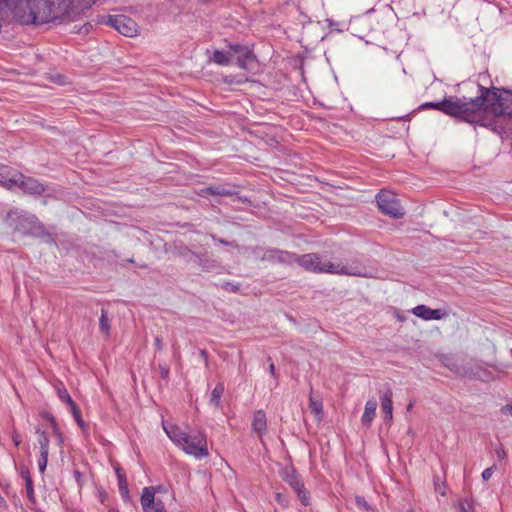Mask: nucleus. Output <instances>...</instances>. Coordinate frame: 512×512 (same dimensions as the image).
Masks as SVG:
<instances>
[{
	"label": "nucleus",
	"instance_id": "f257e3e1",
	"mask_svg": "<svg viewBox=\"0 0 512 512\" xmlns=\"http://www.w3.org/2000/svg\"><path fill=\"white\" fill-rule=\"evenodd\" d=\"M479 95L475 98H462L463 121L470 124H479L481 126H491L494 123L489 116L500 117V109H503L501 103L504 99L502 88H486L478 84Z\"/></svg>",
	"mask_w": 512,
	"mask_h": 512
},
{
	"label": "nucleus",
	"instance_id": "f03ea898",
	"mask_svg": "<svg viewBox=\"0 0 512 512\" xmlns=\"http://www.w3.org/2000/svg\"><path fill=\"white\" fill-rule=\"evenodd\" d=\"M305 270L313 273H330L338 275H349L367 277V269L360 260H353L351 264L332 263L330 261L321 262V258L316 253L298 255L296 262Z\"/></svg>",
	"mask_w": 512,
	"mask_h": 512
},
{
	"label": "nucleus",
	"instance_id": "7ed1b4c3",
	"mask_svg": "<svg viewBox=\"0 0 512 512\" xmlns=\"http://www.w3.org/2000/svg\"><path fill=\"white\" fill-rule=\"evenodd\" d=\"M4 221L14 233L31 236L39 219L28 211L12 208L7 212Z\"/></svg>",
	"mask_w": 512,
	"mask_h": 512
},
{
	"label": "nucleus",
	"instance_id": "20e7f679",
	"mask_svg": "<svg viewBox=\"0 0 512 512\" xmlns=\"http://www.w3.org/2000/svg\"><path fill=\"white\" fill-rule=\"evenodd\" d=\"M226 47L229 51L230 57L233 60L235 58L236 65L246 71L252 69V66L257 63L256 55L253 50L239 42H230L225 40Z\"/></svg>",
	"mask_w": 512,
	"mask_h": 512
},
{
	"label": "nucleus",
	"instance_id": "39448f33",
	"mask_svg": "<svg viewBox=\"0 0 512 512\" xmlns=\"http://www.w3.org/2000/svg\"><path fill=\"white\" fill-rule=\"evenodd\" d=\"M421 109H435L442 113L463 121L462 98L456 96L445 97L442 101L425 102Z\"/></svg>",
	"mask_w": 512,
	"mask_h": 512
},
{
	"label": "nucleus",
	"instance_id": "423d86ee",
	"mask_svg": "<svg viewBox=\"0 0 512 512\" xmlns=\"http://www.w3.org/2000/svg\"><path fill=\"white\" fill-rule=\"evenodd\" d=\"M98 22L113 27L126 37H133L138 32L137 23L125 15H104L99 17Z\"/></svg>",
	"mask_w": 512,
	"mask_h": 512
},
{
	"label": "nucleus",
	"instance_id": "0eeeda50",
	"mask_svg": "<svg viewBox=\"0 0 512 512\" xmlns=\"http://www.w3.org/2000/svg\"><path fill=\"white\" fill-rule=\"evenodd\" d=\"M379 210L393 219H400L404 216L400 201L393 195L386 192H379L376 196Z\"/></svg>",
	"mask_w": 512,
	"mask_h": 512
},
{
	"label": "nucleus",
	"instance_id": "6e6552de",
	"mask_svg": "<svg viewBox=\"0 0 512 512\" xmlns=\"http://www.w3.org/2000/svg\"><path fill=\"white\" fill-rule=\"evenodd\" d=\"M16 175V186H18L24 193L34 196H40L46 191V186L39 180L30 176H26L21 172H16Z\"/></svg>",
	"mask_w": 512,
	"mask_h": 512
},
{
	"label": "nucleus",
	"instance_id": "1a4fd4ad",
	"mask_svg": "<svg viewBox=\"0 0 512 512\" xmlns=\"http://www.w3.org/2000/svg\"><path fill=\"white\" fill-rule=\"evenodd\" d=\"M411 312L425 320V321H429V320H441L445 317L448 316V313L443 310V309H432L424 304H420V305H417L416 307H414Z\"/></svg>",
	"mask_w": 512,
	"mask_h": 512
},
{
	"label": "nucleus",
	"instance_id": "9d476101",
	"mask_svg": "<svg viewBox=\"0 0 512 512\" xmlns=\"http://www.w3.org/2000/svg\"><path fill=\"white\" fill-rule=\"evenodd\" d=\"M236 186L232 184L211 185L200 189L201 197L207 196H234L237 195Z\"/></svg>",
	"mask_w": 512,
	"mask_h": 512
},
{
	"label": "nucleus",
	"instance_id": "9b49d317",
	"mask_svg": "<svg viewBox=\"0 0 512 512\" xmlns=\"http://www.w3.org/2000/svg\"><path fill=\"white\" fill-rule=\"evenodd\" d=\"M163 429L171 441L176 445H184L186 439L187 428L183 429L176 424L167 423L162 421Z\"/></svg>",
	"mask_w": 512,
	"mask_h": 512
},
{
	"label": "nucleus",
	"instance_id": "f8f14e48",
	"mask_svg": "<svg viewBox=\"0 0 512 512\" xmlns=\"http://www.w3.org/2000/svg\"><path fill=\"white\" fill-rule=\"evenodd\" d=\"M186 440L182 448H207V439L203 432L196 429H189L186 433Z\"/></svg>",
	"mask_w": 512,
	"mask_h": 512
},
{
	"label": "nucleus",
	"instance_id": "ddd939ff",
	"mask_svg": "<svg viewBox=\"0 0 512 512\" xmlns=\"http://www.w3.org/2000/svg\"><path fill=\"white\" fill-rule=\"evenodd\" d=\"M17 171L11 167L0 163V185L7 189H12L17 184Z\"/></svg>",
	"mask_w": 512,
	"mask_h": 512
},
{
	"label": "nucleus",
	"instance_id": "4468645a",
	"mask_svg": "<svg viewBox=\"0 0 512 512\" xmlns=\"http://www.w3.org/2000/svg\"><path fill=\"white\" fill-rule=\"evenodd\" d=\"M41 416L43 419H45L50 424L49 429L52 431V436L54 438V445H56V446L62 445L63 437L59 431V428L57 426L54 416L50 412H47V411L42 412Z\"/></svg>",
	"mask_w": 512,
	"mask_h": 512
},
{
	"label": "nucleus",
	"instance_id": "2eb2a0df",
	"mask_svg": "<svg viewBox=\"0 0 512 512\" xmlns=\"http://www.w3.org/2000/svg\"><path fill=\"white\" fill-rule=\"evenodd\" d=\"M393 393L390 388H387L381 396V408L384 413L385 420H392L393 407H392Z\"/></svg>",
	"mask_w": 512,
	"mask_h": 512
},
{
	"label": "nucleus",
	"instance_id": "dca6fc26",
	"mask_svg": "<svg viewBox=\"0 0 512 512\" xmlns=\"http://www.w3.org/2000/svg\"><path fill=\"white\" fill-rule=\"evenodd\" d=\"M283 479L285 482H287L291 488L296 491L300 490V488H303V481L296 473L295 469L293 467L286 468L283 472Z\"/></svg>",
	"mask_w": 512,
	"mask_h": 512
},
{
	"label": "nucleus",
	"instance_id": "f3484780",
	"mask_svg": "<svg viewBox=\"0 0 512 512\" xmlns=\"http://www.w3.org/2000/svg\"><path fill=\"white\" fill-rule=\"evenodd\" d=\"M194 262L204 271H210L218 267V262L209 257L208 253H196Z\"/></svg>",
	"mask_w": 512,
	"mask_h": 512
},
{
	"label": "nucleus",
	"instance_id": "a211bd4d",
	"mask_svg": "<svg viewBox=\"0 0 512 512\" xmlns=\"http://www.w3.org/2000/svg\"><path fill=\"white\" fill-rule=\"evenodd\" d=\"M31 236L40 238L47 244H56L55 237L50 233L45 225L39 220Z\"/></svg>",
	"mask_w": 512,
	"mask_h": 512
},
{
	"label": "nucleus",
	"instance_id": "6ab92c4d",
	"mask_svg": "<svg viewBox=\"0 0 512 512\" xmlns=\"http://www.w3.org/2000/svg\"><path fill=\"white\" fill-rule=\"evenodd\" d=\"M228 49L227 50H215L209 57V61L220 66H228L232 63Z\"/></svg>",
	"mask_w": 512,
	"mask_h": 512
},
{
	"label": "nucleus",
	"instance_id": "aec40b11",
	"mask_svg": "<svg viewBox=\"0 0 512 512\" xmlns=\"http://www.w3.org/2000/svg\"><path fill=\"white\" fill-rule=\"evenodd\" d=\"M115 472L117 475L119 492H120L122 498L124 499V501L128 502V501H130V495H129V488H128L126 476L123 473L122 469L119 467H116Z\"/></svg>",
	"mask_w": 512,
	"mask_h": 512
},
{
	"label": "nucleus",
	"instance_id": "412c9836",
	"mask_svg": "<svg viewBox=\"0 0 512 512\" xmlns=\"http://www.w3.org/2000/svg\"><path fill=\"white\" fill-rule=\"evenodd\" d=\"M267 420L266 414L263 410H257L254 412L253 421H252V429L255 432L262 433L266 430Z\"/></svg>",
	"mask_w": 512,
	"mask_h": 512
},
{
	"label": "nucleus",
	"instance_id": "4be33fe9",
	"mask_svg": "<svg viewBox=\"0 0 512 512\" xmlns=\"http://www.w3.org/2000/svg\"><path fill=\"white\" fill-rule=\"evenodd\" d=\"M277 264L291 266L297 262L298 255L296 253L277 248Z\"/></svg>",
	"mask_w": 512,
	"mask_h": 512
},
{
	"label": "nucleus",
	"instance_id": "5701e85b",
	"mask_svg": "<svg viewBox=\"0 0 512 512\" xmlns=\"http://www.w3.org/2000/svg\"><path fill=\"white\" fill-rule=\"evenodd\" d=\"M141 505L144 512H149V507L153 506L155 500L154 487H145L141 495Z\"/></svg>",
	"mask_w": 512,
	"mask_h": 512
},
{
	"label": "nucleus",
	"instance_id": "b1692460",
	"mask_svg": "<svg viewBox=\"0 0 512 512\" xmlns=\"http://www.w3.org/2000/svg\"><path fill=\"white\" fill-rule=\"evenodd\" d=\"M443 366L457 375L462 374L464 367L458 363V360L452 355H443L440 359Z\"/></svg>",
	"mask_w": 512,
	"mask_h": 512
},
{
	"label": "nucleus",
	"instance_id": "393cba45",
	"mask_svg": "<svg viewBox=\"0 0 512 512\" xmlns=\"http://www.w3.org/2000/svg\"><path fill=\"white\" fill-rule=\"evenodd\" d=\"M377 402L375 400H368L365 404L364 413L362 415V424L370 425L376 415Z\"/></svg>",
	"mask_w": 512,
	"mask_h": 512
},
{
	"label": "nucleus",
	"instance_id": "a878e982",
	"mask_svg": "<svg viewBox=\"0 0 512 512\" xmlns=\"http://www.w3.org/2000/svg\"><path fill=\"white\" fill-rule=\"evenodd\" d=\"M504 99H502L501 106H503V109L499 110V113L502 114V116H512V90H508L505 88H502Z\"/></svg>",
	"mask_w": 512,
	"mask_h": 512
},
{
	"label": "nucleus",
	"instance_id": "bb28decb",
	"mask_svg": "<svg viewBox=\"0 0 512 512\" xmlns=\"http://www.w3.org/2000/svg\"><path fill=\"white\" fill-rule=\"evenodd\" d=\"M54 388H55V391H56V394L57 396L63 401L65 402L69 407L73 406L74 404H76L74 402V400L72 399V397L70 396V394L68 393L65 385L61 382V381H58L54 384Z\"/></svg>",
	"mask_w": 512,
	"mask_h": 512
},
{
	"label": "nucleus",
	"instance_id": "cd10ccee",
	"mask_svg": "<svg viewBox=\"0 0 512 512\" xmlns=\"http://www.w3.org/2000/svg\"><path fill=\"white\" fill-rule=\"evenodd\" d=\"M224 391V384L222 382H218L211 392L210 403L213 404L216 408H219L221 405V397Z\"/></svg>",
	"mask_w": 512,
	"mask_h": 512
},
{
	"label": "nucleus",
	"instance_id": "c85d7f7f",
	"mask_svg": "<svg viewBox=\"0 0 512 512\" xmlns=\"http://www.w3.org/2000/svg\"><path fill=\"white\" fill-rule=\"evenodd\" d=\"M172 253L176 257H183V258L194 257V255H196V252L192 251L188 246H186L185 244H182V243L175 245ZM191 260H192L191 258L188 259V261H191Z\"/></svg>",
	"mask_w": 512,
	"mask_h": 512
},
{
	"label": "nucleus",
	"instance_id": "c756f323",
	"mask_svg": "<svg viewBox=\"0 0 512 512\" xmlns=\"http://www.w3.org/2000/svg\"><path fill=\"white\" fill-rule=\"evenodd\" d=\"M99 329L100 332L105 334L106 336L110 335V320L107 315V311L102 308L101 309V316L99 319Z\"/></svg>",
	"mask_w": 512,
	"mask_h": 512
},
{
	"label": "nucleus",
	"instance_id": "7c9ffc66",
	"mask_svg": "<svg viewBox=\"0 0 512 512\" xmlns=\"http://www.w3.org/2000/svg\"><path fill=\"white\" fill-rule=\"evenodd\" d=\"M36 434H37L38 442L40 444V448H48L49 443H50V439H49L50 437L54 440L51 430H50V432H48V431L41 430L40 428H37Z\"/></svg>",
	"mask_w": 512,
	"mask_h": 512
},
{
	"label": "nucleus",
	"instance_id": "2f4dec72",
	"mask_svg": "<svg viewBox=\"0 0 512 512\" xmlns=\"http://www.w3.org/2000/svg\"><path fill=\"white\" fill-rule=\"evenodd\" d=\"M463 377H466L470 380L472 379H478V380H486L484 376H488V373L486 371L477 370L474 371L472 368L465 369L462 371V374H460Z\"/></svg>",
	"mask_w": 512,
	"mask_h": 512
},
{
	"label": "nucleus",
	"instance_id": "473e14b6",
	"mask_svg": "<svg viewBox=\"0 0 512 512\" xmlns=\"http://www.w3.org/2000/svg\"><path fill=\"white\" fill-rule=\"evenodd\" d=\"M267 250V247L264 246H250L246 248V251L249 252L256 260L263 262L264 255Z\"/></svg>",
	"mask_w": 512,
	"mask_h": 512
},
{
	"label": "nucleus",
	"instance_id": "72a5a7b5",
	"mask_svg": "<svg viewBox=\"0 0 512 512\" xmlns=\"http://www.w3.org/2000/svg\"><path fill=\"white\" fill-rule=\"evenodd\" d=\"M309 407L311 412L314 413L319 419L323 416V406L321 401L313 399L312 396L309 398Z\"/></svg>",
	"mask_w": 512,
	"mask_h": 512
},
{
	"label": "nucleus",
	"instance_id": "f704fd0d",
	"mask_svg": "<svg viewBox=\"0 0 512 512\" xmlns=\"http://www.w3.org/2000/svg\"><path fill=\"white\" fill-rule=\"evenodd\" d=\"M277 248H272V247H267V250L265 252L264 255V261L263 262H268L270 264H277Z\"/></svg>",
	"mask_w": 512,
	"mask_h": 512
},
{
	"label": "nucleus",
	"instance_id": "c9c22d12",
	"mask_svg": "<svg viewBox=\"0 0 512 512\" xmlns=\"http://www.w3.org/2000/svg\"><path fill=\"white\" fill-rule=\"evenodd\" d=\"M25 488H26L27 497L30 500H33V498H34L33 482H32V479H31V477L29 475L28 470H26Z\"/></svg>",
	"mask_w": 512,
	"mask_h": 512
},
{
	"label": "nucleus",
	"instance_id": "e433bc0d",
	"mask_svg": "<svg viewBox=\"0 0 512 512\" xmlns=\"http://www.w3.org/2000/svg\"><path fill=\"white\" fill-rule=\"evenodd\" d=\"M295 493L303 505L308 506L310 504L309 493L304 486L300 490H296Z\"/></svg>",
	"mask_w": 512,
	"mask_h": 512
},
{
	"label": "nucleus",
	"instance_id": "4c0bfd02",
	"mask_svg": "<svg viewBox=\"0 0 512 512\" xmlns=\"http://www.w3.org/2000/svg\"><path fill=\"white\" fill-rule=\"evenodd\" d=\"M71 412H72V415L75 419V421L77 422V424L80 426V427H83L84 425V421L82 419V416H81V411L80 409L78 408V406L76 404H74L73 406L69 407Z\"/></svg>",
	"mask_w": 512,
	"mask_h": 512
},
{
	"label": "nucleus",
	"instance_id": "58836bf2",
	"mask_svg": "<svg viewBox=\"0 0 512 512\" xmlns=\"http://www.w3.org/2000/svg\"><path fill=\"white\" fill-rule=\"evenodd\" d=\"M48 462V450H41V456L38 460V467L40 472H44Z\"/></svg>",
	"mask_w": 512,
	"mask_h": 512
},
{
	"label": "nucleus",
	"instance_id": "ea45409f",
	"mask_svg": "<svg viewBox=\"0 0 512 512\" xmlns=\"http://www.w3.org/2000/svg\"><path fill=\"white\" fill-rule=\"evenodd\" d=\"M187 454L195 457L197 460L206 458L209 455V450H184Z\"/></svg>",
	"mask_w": 512,
	"mask_h": 512
},
{
	"label": "nucleus",
	"instance_id": "a19ab883",
	"mask_svg": "<svg viewBox=\"0 0 512 512\" xmlns=\"http://www.w3.org/2000/svg\"><path fill=\"white\" fill-rule=\"evenodd\" d=\"M434 489L436 492L440 493L442 496L446 495L445 484H444V482L440 481V477L437 475L434 476Z\"/></svg>",
	"mask_w": 512,
	"mask_h": 512
},
{
	"label": "nucleus",
	"instance_id": "79ce46f5",
	"mask_svg": "<svg viewBox=\"0 0 512 512\" xmlns=\"http://www.w3.org/2000/svg\"><path fill=\"white\" fill-rule=\"evenodd\" d=\"M498 117H494V116H489V119H493L494 120V123L491 125V126H487L488 128H491V130L493 132H495L496 134L502 136L503 133H505V128L502 126V125H498L497 122H496V119Z\"/></svg>",
	"mask_w": 512,
	"mask_h": 512
},
{
	"label": "nucleus",
	"instance_id": "37998d69",
	"mask_svg": "<svg viewBox=\"0 0 512 512\" xmlns=\"http://www.w3.org/2000/svg\"><path fill=\"white\" fill-rule=\"evenodd\" d=\"M158 369L163 380L169 379L170 368L166 363H159Z\"/></svg>",
	"mask_w": 512,
	"mask_h": 512
},
{
	"label": "nucleus",
	"instance_id": "c03bdc74",
	"mask_svg": "<svg viewBox=\"0 0 512 512\" xmlns=\"http://www.w3.org/2000/svg\"><path fill=\"white\" fill-rule=\"evenodd\" d=\"M355 502H356L357 506L359 508L363 509V510L369 511L371 509V507L368 504V502L362 496H356L355 497Z\"/></svg>",
	"mask_w": 512,
	"mask_h": 512
},
{
	"label": "nucleus",
	"instance_id": "a18cd8bd",
	"mask_svg": "<svg viewBox=\"0 0 512 512\" xmlns=\"http://www.w3.org/2000/svg\"><path fill=\"white\" fill-rule=\"evenodd\" d=\"M149 512H166L164 503L161 500H156L153 506L149 507Z\"/></svg>",
	"mask_w": 512,
	"mask_h": 512
},
{
	"label": "nucleus",
	"instance_id": "49530a36",
	"mask_svg": "<svg viewBox=\"0 0 512 512\" xmlns=\"http://www.w3.org/2000/svg\"><path fill=\"white\" fill-rule=\"evenodd\" d=\"M240 287H241V284L240 283H232V282H225L223 284V288L226 290V291H229V292H238L240 290Z\"/></svg>",
	"mask_w": 512,
	"mask_h": 512
},
{
	"label": "nucleus",
	"instance_id": "de8ad7c7",
	"mask_svg": "<svg viewBox=\"0 0 512 512\" xmlns=\"http://www.w3.org/2000/svg\"><path fill=\"white\" fill-rule=\"evenodd\" d=\"M224 82L227 83V84H242L245 82L244 79H236V77L234 75H227L225 76L224 78Z\"/></svg>",
	"mask_w": 512,
	"mask_h": 512
},
{
	"label": "nucleus",
	"instance_id": "09e8293b",
	"mask_svg": "<svg viewBox=\"0 0 512 512\" xmlns=\"http://www.w3.org/2000/svg\"><path fill=\"white\" fill-rule=\"evenodd\" d=\"M211 238L214 240V241H218L220 244L222 245H225V246H232V247H238V244H236L235 242H230V241H227L225 239H222V238H217L215 235H211Z\"/></svg>",
	"mask_w": 512,
	"mask_h": 512
},
{
	"label": "nucleus",
	"instance_id": "8fccbe9b",
	"mask_svg": "<svg viewBox=\"0 0 512 512\" xmlns=\"http://www.w3.org/2000/svg\"><path fill=\"white\" fill-rule=\"evenodd\" d=\"M494 468H495V465L489 467V468H486L483 472H482V479L484 481H488L492 475H493V471H494Z\"/></svg>",
	"mask_w": 512,
	"mask_h": 512
},
{
	"label": "nucleus",
	"instance_id": "3c124183",
	"mask_svg": "<svg viewBox=\"0 0 512 512\" xmlns=\"http://www.w3.org/2000/svg\"><path fill=\"white\" fill-rule=\"evenodd\" d=\"M74 478L78 484L79 487H82L83 486V474L79 471V470H75L74 473Z\"/></svg>",
	"mask_w": 512,
	"mask_h": 512
},
{
	"label": "nucleus",
	"instance_id": "603ef678",
	"mask_svg": "<svg viewBox=\"0 0 512 512\" xmlns=\"http://www.w3.org/2000/svg\"><path fill=\"white\" fill-rule=\"evenodd\" d=\"M154 347H155L156 351H158V352L162 351V349H163V340H162L161 337L156 336L154 338Z\"/></svg>",
	"mask_w": 512,
	"mask_h": 512
},
{
	"label": "nucleus",
	"instance_id": "864d4df0",
	"mask_svg": "<svg viewBox=\"0 0 512 512\" xmlns=\"http://www.w3.org/2000/svg\"><path fill=\"white\" fill-rule=\"evenodd\" d=\"M199 356L203 359L205 366L208 367L209 366V360H208L209 354H208L207 350L201 349L199 351Z\"/></svg>",
	"mask_w": 512,
	"mask_h": 512
},
{
	"label": "nucleus",
	"instance_id": "5fc2aeb1",
	"mask_svg": "<svg viewBox=\"0 0 512 512\" xmlns=\"http://www.w3.org/2000/svg\"><path fill=\"white\" fill-rule=\"evenodd\" d=\"M91 28L92 24L90 22H87L77 32L80 34H87Z\"/></svg>",
	"mask_w": 512,
	"mask_h": 512
},
{
	"label": "nucleus",
	"instance_id": "6e6d98bb",
	"mask_svg": "<svg viewBox=\"0 0 512 512\" xmlns=\"http://www.w3.org/2000/svg\"><path fill=\"white\" fill-rule=\"evenodd\" d=\"M501 412H502L503 414H509V415H511V416H512V403H510V404H506L505 406H503V407L501 408Z\"/></svg>",
	"mask_w": 512,
	"mask_h": 512
},
{
	"label": "nucleus",
	"instance_id": "4d7b16f0",
	"mask_svg": "<svg viewBox=\"0 0 512 512\" xmlns=\"http://www.w3.org/2000/svg\"><path fill=\"white\" fill-rule=\"evenodd\" d=\"M478 2H479V0H458L459 5H469V4H475Z\"/></svg>",
	"mask_w": 512,
	"mask_h": 512
},
{
	"label": "nucleus",
	"instance_id": "13d9d810",
	"mask_svg": "<svg viewBox=\"0 0 512 512\" xmlns=\"http://www.w3.org/2000/svg\"><path fill=\"white\" fill-rule=\"evenodd\" d=\"M467 503V501H461L459 506H460V511L459 512H473V511H470L469 508H467L465 506V504Z\"/></svg>",
	"mask_w": 512,
	"mask_h": 512
},
{
	"label": "nucleus",
	"instance_id": "bf43d9fd",
	"mask_svg": "<svg viewBox=\"0 0 512 512\" xmlns=\"http://www.w3.org/2000/svg\"><path fill=\"white\" fill-rule=\"evenodd\" d=\"M497 456L500 460L506 457V450H497Z\"/></svg>",
	"mask_w": 512,
	"mask_h": 512
},
{
	"label": "nucleus",
	"instance_id": "052dcab7",
	"mask_svg": "<svg viewBox=\"0 0 512 512\" xmlns=\"http://www.w3.org/2000/svg\"><path fill=\"white\" fill-rule=\"evenodd\" d=\"M268 370H269V372L271 373L272 376L276 377L274 363H270Z\"/></svg>",
	"mask_w": 512,
	"mask_h": 512
},
{
	"label": "nucleus",
	"instance_id": "680f3d73",
	"mask_svg": "<svg viewBox=\"0 0 512 512\" xmlns=\"http://www.w3.org/2000/svg\"><path fill=\"white\" fill-rule=\"evenodd\" d=\"M413 406H414V402H412V401H411V402L407 405V411H408V412H410V411L412 410Z\"/></svg>",
	"mask_w": 512,
	"mask_h": 512
},
{
	"label": "nucleus",
	"instance_id": "e2e57ef3",
	"mask_svg": "<svg viewBox=\"0 0 512 512\" xmlns=\"http://www.w3.org/2000/svg\"><path fill=\"white\" fill-rule=\"evenodd\" d=\"M99 254H101V258H104V257H106L107 252L99 250Z\"/></svg>",
	"mask_w": 512,
	"mask_h": 512
},
{
	"label": "nucleus",
	"instance_id": "0e129e2a",
	"mask_svg": "<svg viewBox=\"0 0 512 512\" xmlns=\"http://www.w3.org/2000/svg\"><path fill=\"white\" fill-rule=\"evenodd\" d=\"M137 265H138L140 268H147V267H148V265H147V264H145V263H139V264H137Z\"/></svg>",
	"mask_w": 512,
	"mask_h": 512
},
{
	"label": "nucleus",
	"instance_id": "69168bd1",
	"mask_svg": "<svg viewBox=\"0 0 512 512\" xmlns=\"http://www.w3.org/2000/svg\"><path fill=\"white\" fill-rule=\"evenodd\" d=\"M126 261H127L128 263H135L134 258H129V259H127Z\"/></svg>",
	"mask_w": 512,
	"mask_h": 512
},
{
	"label": "nucleus",
	"instance_id": "338daca9",
	"mask_svg": "<svg viewBox=\"0 0 512 512\" xmlns=\"http://www.w3.org/2000/svg\"><path fill=\"white\" fill-rule=\"evenodd\" d=\"M21 475H22L23 479L25 480V477H26V470H25V471H21Z\"/></svg>",
	"mask_w": 512,
	"mask_h": 512
},
{
	"label": "nucleus",
	"instance_id": "774afa93",
	"mask_svg": "<svg viewBox=\"0 0 512 512\" xmlns=\"http://www.w3.org/2000/svg\"><path fill=\"white\" fill-rule=\"evenodd\" d=\"M111 253H113L115 257H118V254L115 252V250H112Z\"/></svg>",
	"mask_w": 512,
	"mask_h": 512
}]
</instances>
